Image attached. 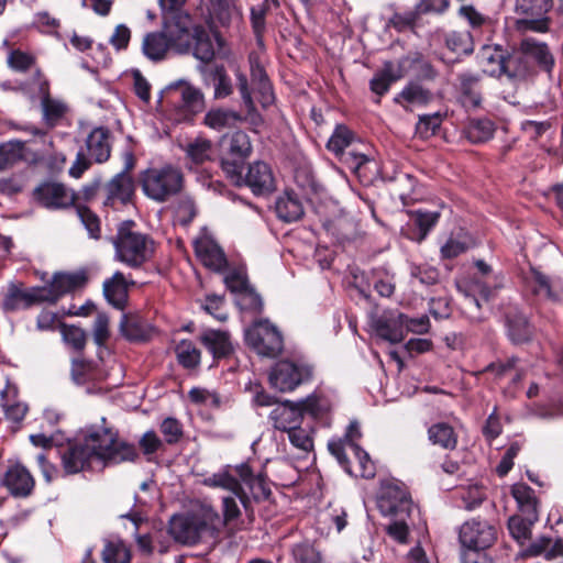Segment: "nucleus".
I'll use <instances>...</instances> for the list:
<instances>
[{
  "label": "nucleus",
  "instance_id": "25",
  "mask_svg": "<svg viewBox=\"0 0 563 563\" xmlns=\"http://www.w3.org/2000/svg\"><path fill=\"white\" fill-rule=\"evenodd\" d=\"M153 327L139 313H123L120 321L121 334L131 342H144L151 339Z\"/></svg>",
  "mask_w": 563,
  "mask_h": 563
},
{
  "label": "nucleus",
  "instance_id": "22",
  "mask_svg": "<svg viewBox=\"0 0 563 563\" xmlns=\"http://www.w3.org/2000/svg\"><path fill=\"white\" fill-rule=\"evenodd\" d=\"M87 155L93 163L107 162L111 154V133L109 129L95 128L86 139Z\"/></svg>",
  "mask_w": 563,
  "mask_h": 563
},
{
  "label": "nucleus",
  "instance_id": "47",
  "mask_svg": "<svg viewBox=\"0 0 563 563\" xmlns=\"http://www.w3.org/2000/svg\"><path fill=\"white\" fill-rule=\"evenodd\" d=\"M511 494L522 512L532 514V511H538V500L534 490L530 486L525 483L515 484Z\"/></svg>",
  "mask_w": 563,
  "mask_h": 563
},
{
  "label": "nucleus",
  "instance_id": "39",
  "mask_svg": "<svg viewBox=\"0 0 563 563\" xmlns=\"http://www.w3.org/2000/svg\"><path fill=\"white\" fill-rule=\"evenodd\" d=\"M538 521V511L526 514V517L515 515L508 519V530L510 536L519 543L523 544L531 538L532 526Z\"/></svg>",
  "mask_w": 563,
  "mask_h": 563
},
{
  "label": "nucleus",
  "instance_id": "51",
  "mask_svg": "<svg viewBox=\"0 0 563 563\" xmlns=\"http://www.w3.org/2000/svg\"><path fill=\"white\" fill-rule=\"evenodd\" d=\"M229 154L239 159L246 158L252 152V144L249 135L243 131H235L229 139Z\"/></svg>",
  "mask_w": 563,
  "mask_h": 563
},
{
  "label": "nucleus",
  "instance_id": "29",
  "mask_svg": "<svg viewBox=\"0 0 563 563\" xmlns=\"http://www.w3.org/2000/svg\"><path fill=\"white\" fill-rule=\"evenodd\" d=\"M402 320H406V314L401 312L380 317L375 324L378 336L390 343L401 342L406 335Z\"/></svg>",
  "mask_w": 563,
  "mask_h": 563
},
{
  "label": "nucleus",
  "instance_id": "1",
  "mask_svg": "<svg viewBox=\"0 0 563 563\" xmlns=\"http://www.w3.org/2000/svg\"><path fill=\"white\" fill-rule=\"evenodd\" d=\"M62 466L67 475H74L91 466L93 460L106 464H119L137 457L133 444L119 439L111 428L88 431L82 439L68 442L59 450Z\"/></svg>",
  "mask_w": 563,
  "mask_h": 563
},
{
  "label": "nucleus",
  "instance_id": "8",
  "mask_svg": "<svg viewBox=\"0 0 563 563\" xmlns=\"http://www.w3.org/2000/svg\"><path fill=\"white\" fill-rule=\"evenodd\" d=\"M311 375L312 368L309 365L283 360L271 369L269 383L279 391L287 393L309 380Z\"/></svg>",
  "mask_w": 563,
  "mask_h": 563
},
{
  "label": "nucleus",
  "instance_id": "49",
  "mask_svg": "<svg viewBox=\"0 0 563 563\" xmlns=\"http://www.w3.org/2000/svg\"><path fill=\"white\" fill-rule=\"evenodd\" d=\"M212 143L210 140L198 137L186 147L188 158L196 165L203 164L212 157Z\"/></svg>",
  "mask_w": 563,
  "mask_h": 563
},
{
  "label": "nucleus",
  "instance_id": "48",
  "mask_svg": "<svg viewBox=\"0 0 563 563\" xmlns=\"http://www.w3.org/2000/svg\"><path fill=\"white\" fill-rule=\"evenodd\" d=\"M355 139V134L344 124L335 126L331 137L327 143V148L335 155L343 154Z\"/></svg>",
  "mask_w": 563,
  "mask_h": 563
},
{
  "label": "nucleus",
  "instance_id": "36",
  "mask_svg": "<svg viewBox=\"0 0 563 563\" xmlns=\"http://www.w3.org/2000/svg\"><path fill=\"white\" fill-rule=\"evenodd\" d=\"M170 47L164 31L148 33L143 38L142 51L147 58L154 62L164 59Z\"/></svg>",
  "mask_w": 563,
  "mask_h": 563
},
{
  "label": "nucleus",
  "instance_id": "55",
  "mask_svg": "<svg viewBox=\"0 0 563 563\" xmlns=\"http://www.w3.org/2000/svg\"><path fill=\"white\" fill-rule=\"evenodd\" d=\"M74 207L76 208L79 219L87 229L89 236L98 240L101 233L100 220L98 216L86 206L79 203L78 201Z\"/></svg>",
  "mask_w": 563,
  "mask_h": 563
},
{
  "label": "nucleus",
  "instance_id": "33",
  "mask_svg": "<svg viewBox=\"0 0 563 563\" xmlns=\"http://www.w3.org/2000/svg\"><path fill=\"white\" fill-rule=\"evenodd\" d=\"M506 57L498 45H484L478 53L483 71L492 76L505 73Z\"/></svg>",
  "mask_w": 563,
  "mask_h": 563
},
{
  "label": "nucleus",
  "instance_id": "27",
  "mask_svg": "<svg viewBox=\"0 0 563 563\" xmlns=\"http://www.w3.org/2000/svg\"><path fill=\"white\" fill-rule=\"evenodd\" d=\"M526 47L522 48L519 44L506 57L505 75L514 80H526L533 77L537 71L533 68L532 62L526 55Z\"/></svg>",
  "mask_w": 563,
  "mask_h": 563
},
{
  "label": "nucleus",
  "instance_id": "56",
  "mask_svg": "<svg viewBox=\"0 0 563 563\" xmlns=\"http://www.w3.org/2000/svg\"><path fill=\"white\" fill-rule=\"evenodd\" d=\"M352 453L358 465V472L351 475L361 476L363 478H373L375 476V465L371 461L369 455L360 445L352 444Z\"/></svg>",
  "mask_w": 563,
  "mask_h": 563
},
{
  "label": "nucleus",
  "instance_id": "43",
  "mask_svg": "<svg viewBox=\"0 0 563 563\" xmlns=\"http://www.w3.org/2000/svg\"><path fill=\"white\" fill-rule=\"evenodd\" d=\"M175 354L184 368L194 369L200 364L201 352L190 340L179 341L175 347Z\"/></svg>",
  "mask_w": 563,
  "mask_h": 563
},
{
  "label": "nucleus",
  "instance_id": "2",
  "mask_svg": "<svg viewBox=\"0 0 563 563\" xmlns=\"http://www.w3.org/2000/svg\"><path fill=\"white\" fill-rule=\"evenodd\" d=\"M114 258L130 268H140L148 262L154 254L153 239L136 230L133 221H123L112 238Z\"/></svg>",
  "mask_w": 563,
  "mask_h": 563
},
{
  "label": "nucleus",
  "instance_id": "13",
  "mask_svg": "<svg viewBox=\"0 0 563 563\" xmlns=\"http://www.w3.org/2000/svg\"><path fill=\"white\" fill-rule=\"evenodd\" d=\"M409 60L419 62L420 55L418 53H413L405 56L400 58L397 64H394L390 60L385 62L383 64V68L371 79V90L379 97L385 95L393 82L401 79L406 75L407 64Z\"/></svg>",
  "mask_w": 563,
  "mask_h": 563
},
{
  "label": "nucleus",
  "instance_id": "20",
  "mask_svg": "<svg viewBox=\"0 0 563 563\" xmlns=\"http://www.w3.org/2000/svg\"><path fill=\"white\" fill-rule=\"evenodd\" d=\"M43 302V290L40 287L22 289L19 286L11 285L3 298L2 306L5 311H16Z\"/></svg>",
  "mask_w": 563,
  "mask_h": 563
},
{
  "label": "nucleus",
  "instance_id": "11",
  "mask_svg": "<svg viewBox=\"0 0 563 563\" xmlns=\"http://www.w3.org/2000/svg\"><path fill=\"white\" fill-rule=\"evenodd\" d=\"M0 485L16 499L29 498L35 489L33 474L21 463H10L0 476Z\"/></svg>",
  "mask_w": 563,
  "mask_h": 563
},
{
  "label": "nucleus",
  "instance_id": "31",
  "mask_svg": "<svg viewBox=\"0 0 563 563\" xmlns=\"http://www.w3.org/2000/svg\"><path fill=\"white\" fill-rule=\"evenodd\" d=\"M200 341L214 358L228 357L233 352L230 334L225 331L206 330Z\"/></svg>",
  "mask_w": 563,
  "mask_h": 563
},
{
  "label": "nucleus",
  "instance_id": "45",
  "mask_svg": "<svg viewBox=\"0 0 563 563\" xmlns=\"http://www.w3.org/2000/svg\"><path fill=\"white\" fill-rule=\"evenodd\" d=\"M102 561L104 563H130L131 552L121 539H111L104 541L102 551Z\"/></svg>",
  "mask_w": 563,
  "mask_h": 563
},
{
  "label": "nucleus",
  "instance_id": "60",
  "mask_svg": "<svg viewBox=\"0 0 563 563\" xmlns=\"http://www.w3.org/2000/svg\"><path fill=\"white\" fill-rule=\"evenodd\" d=\"M441 123L442 117L440 113L422 115L416 125V133L421 139H429L437 133Z\"/></svg>",
  "mask_w": 563,
  "mask_h": 563
},
{
  "label": "nucleus",
  "instance_id": "21",
  "mask_svg": "<svg viewBox=\"0 0 563 563\" xmlns=\"http://www.w3.org/2000/svg\"><path fill=\"white\" fill-rule=\"evenodd\" d=\"M361 437L362 432L358 422L351 421L346 429L344 439L331 440L328 443L330 453L338 460L347 474H352V465L345 453L346 448L352 450V444H356V441L360 440Z\"/></svg>",
  "mask_w": 563,
  "mask_h": 563
},
{
  "label": "nucleus",
  "instance_id": "44",
  "mask_svg": "<svg viewBox=\"0 0 563 563\" xmlns=\"http://www.w3.org/2000/svg\"><path fill=\"white\" fill-rule=\"evenodd\" d=\"M508 335L515 344L529 341L532 336V327L527 318L520 313H516L507 318Z\"/></svg>",
  "mask_w": 563,
  "mask_h": 563
},
{
  "label": "nucleus",
  "instance_id": "6",
  "mask_svg": "<svg viewBox=\"0 0 563 563\" xmlns=\"http://www.w3.org/2000/svg\"><path fill=\"white\" fill-rule=\"evenodd\" d=\"M167 102L178 112L180 119H189L205 108V98L200 89L186 81H178L166 88Z\"/></svg>",
  "mask_w": 563,
  "mask_h": 563
},
{
  "label": "nucleus",
  "instance_id": "17",
  "mask_svg": "<svg viewBox=\"0 0 563 563\" xmlns=\"http://www.w3.org/2000/svg\"><path fill=\"white\" fill-rule=\"evenodd\" d=\"M251 80L260 98L258 101L263 107L271 106L274 100L273 86L266 74V70L261 62V56L256 52H251L249 55Z\"/></svg>",
  "mask_w": 563,
  "mask_h": 563
},
{
  "label": "nucleus",
  "instance_id": "4",
  "mask_svg": "<svg viewBox=\"0 0 563 563\" xmlns=\"http://www.w3.org/2000/svg\"><path fill=\"white\" fill-rule=\"evenodd\" d=\"M552 7V0H516L515 12L522 18L516 20L515 29L522 33H547L551 21L548 13Z\"/></svg>",
  "mask_w": 563,
  "mask_h": 563
},
{
  "label": "nucleus",
  "instance_id": "62",
  "mask_svg": "<svg viewBox=\"0 0 563 563\" xmlns=\"http://www.w3.org/2000/svg\"><path fill=\"white\" fill-rule=\"evenodd\" d=\"M71 377L76 384L82 385L89 380L97 379V373L91 363L84 360H74L71 363Z\"/></svg>",
  "mask_w": 563,
  "mask_h": 563
},
{
  "label": "nucleus",
  "instance_id": "63",
  "mask_svg": "<svg viewBox=\"0 0 563 563\" xmlns=\"http://www.w3.org/2000/svg\"><path fill=\"white\" fill-rule=\"evenodd\" d=\"M159 430L164 435L165 442L169 445L178 443L184 435L181 423L172 417L162 421Z\"/></svg>",
  "mask_w": 563,
  "mask_h": 563
},
{
  "label": "nucleus",
  "instance_id": "16",
  "mask_svg": "<svg viewBox=\"0 0 563 563\" xmlns=\"http://www.w3.org/2000/svg\"><path fill=\"white\" fill-rule=\"evenodd\" d=\"M192 27L188 15H178L165 22L164 32L170 46L185 53L191 48Z\"/></svg>",
  "mask_w": 563,
  "mask_h": 563
},
{
  "label": "nucleus",
  "instance_id": "38",
  "mask_svg": "<svg viewBox=\"0 0 563 563\" xmlns=\"http://www.w3.org/2000/svg\"><path fill=\"white\" fill-rule=\"evenodd\" d=\"M240 121L242 115L239 112L224 108L210 109L203 118V123L217 131L233 128Z\"/></svg>",
  "mask_w": 563,
  "mask_h": 563
},
{
  "label": "nucleus",
  "instance_id": "46",
  "mask_svg": "<svg viewBox=\"0 0 563 563\" xmlns=\"http://www.w3.org/2000/svg\"><path fill=\"white\" fill-rule=\"evenodd\" d=\"M194 517L198 520L202 533L219 532L224 527L222 516L210 505H202Z\"/></svg>",
  "mask_w": 563,
  "mask_h": 563
},
{
  "label": "nucleus",
  "instance_id": "58",
  "mask_svg": "<svg viewBox=\"0 0 563 563\" xmlns=\"http://www.w3.org/2000/svg\"><path fill=\"white\" fill-rule=\"evenodd\" d=\"M461 498L464 508L468 511H473L487 499V492L481 485H472L463 490Z\"/></svg>",
  "mask_w": 563,
  "mask_h": 563
},
{
  "label": "nucleus",
  "instance_id": "3",
  "mask_svg": "<svg viewBox=\"0 0 563 563\" xmlns=\"http://www.w3.org/2000/svg\"><path fill=\"white\" fill-rule=\"evenodd\" d=\"M143 192L156 202H166L181 192L185 178L183 172L173 165L146 169L141 177Z\"/></svg>",
  "mask_w": 563,
  "mask_h": 563
},
{
  "label": "nucleus",
  "instance_id": "61",
  "mask_svg": "<svg viewBox=\"0 0 563 563\" xmlns=\"http://www.w3.org/2000/svg\"><path fill=\"white\" fill-rule=\"evenodd\" d=\"M291 553L297 563H321L320 552L309 542L297 543Z\"/></svg>",
  "mask_w": 563,
  "mask_h": 563
},
{
  "label": "nucleus",
  "instance_id": "23",
  "mask_svg": "<svg viewBox=\"0 0 563 563\" xmlns=\"http://www.w3.org/2000/svg\"><path fill=\"white\" fill-rule=\"evenodd\" d=\"M268 418L273 427L283 432L302 423L300 407L290 400L277 404Z\"/></svg>",
  "mask_w": 563,
  "mask_h": 563
},
{
  "label": "nucleus",
  "instance_id": "28",
  "mask_svg": "<svg viewBox=\"0 0 563 563\" xmlns=\"http://www.w3.org/2000/svg\"><path fill=\"white\" fill-rule=\"evenodd\" d=\"M130 285H134V282H128L123 273L115 272L103 282V295L110 305L122 310L128 301Z\"/></svg>",
  "mask_w": 563,
  "mask_h": 563
},
{
  "label": "nucleus",
  "instance_id": "30",
  "mask_svg": "<svg viewBox=\"0 0 563 563\" xmlns=\"http://www.w3.org/2000/svg\"><path fill=\"white\" fill-rule=\"evenodd\" d=\"M0 405L7 419L13 422H21L27 412V406L18 400V387L9 382L0 391Z\"/></svg>",
  "mask_w": 563,
  "mask_h": 563
},
{
  "label": "nucleus",
  "instance_id": "57",
  "mask_svg": "<svg viewBox=\"0 0 563 563\" xmlns=\"http://www.w3.org/2000/svg\"><path fill=\"white\" fill-rule=\"evenodd\" d=\"M301 410V418L310 415L313 418H320L328 411V402L322 397L310 395L306 399L297 402Z\"/></svg>",
  "mask_w": 563,
  "mask_h": 563
},
{
  "label": "nucleus",
  "instance_id": "40",
  "mask_svg": "<svg viewBox=\"0 0 563 563\" xmlns=\"http://www.w3.org/2000/svg\"><path fill=\"white\" fill-rule=\"evenodd\" d=\"M25 143L19 140H10L0 144V172L13 167L25 159Z\"/></svg>",
  "mask_w": 563,
  "mask_h": 563
},
{
  "label": "nucleus",
  "instance_id": "9",
  "mask_svg": "<svg viewBox=\"0 0 563 563\" xmlns=\"http://www.w3.org/2000/svg\"><path fill=\"white\" fill-rule=\"evenodd\" d=\"M130 168H132V163H129L124 170L114 175L103 186L104 198L102 205L104 207L119 210L132 202L135 185L133 177L129 173Z\"/></svg>",
  "mask_w": 563,
  "mask_h": 563
},
{
  "label": "nucleus",
  "instance_id": "42",
  "mask_svg": "<svg viewBox=\"0 0 563 563\" xmlns=\"http://www.w3.org/2000/svg\"><path fill=\"white\" fill-rule=\"evenodd\" d=\"M439 218L440 212L438 211H412L411 221L415 227V232L411 239L418 242L424 240L431 229L438 223Z\"/></svg>",
  "mask_w": 563,
  "mask_h": 563
},
{
  "label": "nucleus",
  "instance_id": "64",
  "mask_svg": "<svg viewBox=\"0 0 563 563\" xmlns=\"http://www.w3.org/2000/svg\"><path fill=\"white\" fill-rule=\"evenodd\" d=\"M400 97L410 103L426 104L431 100L432 95L419 84L410 82L402 89Z\"/></svg>",
  "mask_w": 563,
  "mask_h": 563
},
{
  "label": "nucleus",
  "instance_id": "24",
  "mask_svg": "<svg viewBox=\"0 0 563 563\" xmlns=\"http://www.w3.org/2000/svg\"><path fill=\"white\" fill-rule=\"evenodd\" d=\"M195 252L201 263L216 272L227 266V257L220 245L209 238H203L195 243Z\"/></svg>",
  "mask_w": 563,
  "mask_h": 563
},
{
  "label": "nucleus",
  "instance_id": "15",
  "mask_svg": "<svg viewBox=\"0 0 563 563\" xmlns=\"http://www.w3.org/2000/svg\"><path fill=\"white\" fill-rule=\"evenodd\" d=\"M244 183L256 196L268 195L275 190V178L272 168L261 161L249 166Z\"/></svg>",
  "mask_w": 563,
  "mask_h": 563
},
{
  "label": "nucleus",
  "instance_id": "53",
  "mask_svg": "<svg viewBox=\"0 0 563 563\" xmlns=\"http://www.w3.org/2000/svg\"><path fill=\"white\" fill-rule=\"evenodd\" d=\"M8 65L10 68L19 73H26L37 68L35 55L22 49H13L10 52L8 56Z\"/></svg>",
  "mask_w": 563,
  "mask_h": 563
},
{
  "label": "nucleus",
  "instance_id": "26",
  "mask_svg": "<svg viewBox=\"0 0 563 563\" xmlns=\"http://www.w3.org/2000/svg\"><path fill=\"white\" fill-rule=\"evenodd\" d=\"M520 45L527 48L526 55L532 62L533 68L551 73L554 67V57L544 42L537 41L533 37H526L521 40Z\"/></svg>",
  "mask_w": 563,
  "mask_h": 563
},
{
  "label": "nucleus",
  "instance_id": "52",
  "mask_svg": "<svg viewBox=\"0 0 563 563\" xmlns=\"http://www.w3.org/2000/svg\"><path fill=\"white\" fill-rule=\"evenodd\" d=\"M445 44L449 49L457 55H467L473 52V42L468 32H456L449 33L445 37Z\"/></svg>",
  "mask_w": 563,
  "mask_h": 563
},
{
  "label": "nucleus",
  "instance_id": "54",
  "mask_svg": "<svg viewBox=\"0 0 563 563\" xmlns=\"http://www.w3.org/2000/svg\"><path fill=\"white\" fill-rule=\"evenodd\" d=\"M288 433L290 443L298 450L308 453L313 450V430L307 429L299 424L298 427L291 428Z\"/></svg>",
  "mask_w": 563,
  "mask_h": 563
},
{
  "label": "nucleus",
  "instance_id": "32",
  "mask_svg": "<svg viewBox=\"0 0 563 563\" xmlns=\"http://www.w3.org/2000/svg\"><path fill=\"white\" fill-rule=\"evenodd\" d=\"M277 217L287 223L299 220L303 216V207L298 196L292 191H286L278 197L275 203Z\"/></svg>",
  "mask_w": 563,
  "mask_h": 563
},
{
  "label": "nucleus",
  "instance_id": "7",
  "mask_svg": "<svg viewBox=\"0 0 563 563\" xmlns=\"http://www.w3.org/2000/svg\"><path fill=\"white\" fill-rule=\"evenodd\" d=\"M246 343L260 355L276 357L283 351V336L276 327L267 321L253 324L245 332Z\"/></svg>",
  "mask_w": 563,
  "mask_h": 563
},
{
  "label": "nucleus",
  "instance_id": "10",
  "mask_svg": "<svg viewBox=\"0 0 563 563\" xmlns=\"http://www.w3.org/2000/svg\"><path fill=\"white\" fill-rule=\"evenodd\" d=\"M378 508L384 515L409 517L413 510V503L402 484L387 482L382 486Z\"/></svg>",
  "mask_w": 563,
  "mask_h": 563
},
{
  "label": "nucleus",
  "instance_id": "41",
  "mask_svg": "<svg viewBox=\"0 0 563 563\" xmlns=\"http://www.w3.org/2000/svg\"><path fill=\"white\" fill-rule=\"evenodd\" d=\"M460 101L463 107L474 109L479 107L482 98L478 91V78L470 75L462 74L460 76Z\"/></svg>",
  "mask_w": 563,
  "mask_h": 563
},
{
  "label": "nucleus",
  "instance_id": "59",
  "mask_svg": "<svg viewBox=\"0 0 563 563\" xmlns=\"http://www.w3.org/2000/svg\"><path fill=\"white\" fill-rule=\"evenodd\" d=\"M267 11L268 9L266 8V4H258L251 9V24L256 37L257 45L261 48L264 47L263 34L265 31Z\"/></svg>",
  "mask_w": 563,
  "mask_h": 563
},
{
  "label": "nucleus",
  "instance_id": "14",
  "mask_svg": "<svg viewBox=\"0 0 563 563\" xmlns=\"http://www.w3.org/2000/svg\"><path fill=\"white\" fill-rule=\"evenodd\" d=\"M87 283L84 273H57L48 285L40 287L43 290L44 302L55 303L60 297L82 288Z\"/></svg>",
  "mask_w": 563,
  "mask_h": 563
},
{
  "label": "nucleus",
  "instance_id": "5",
  "mask_svg": "<svg viewBox=\"0 0 563 563\" xmlns=\"http://www.w3.org/2000/svg\"><path fill=\"white\" fill-rule=\"evenodd\" d=\"M498 538V529L488 520L473 518L465 521L459 530V540L463 549L485 551L493 547Z\"/></svg>",
  "mask_w": 563,
  "mask_h": 563
},
{
  "label": "nucleus",
  "instance_id": "18",
  "mask_svg": "<svg viewBox=\"0 0 563 563\" xmlns=\"http://www.w3.org/2000/svg\"><path fill=\"white\" fill-rule=\"evenodd\" d=\"M168 532L174 540L184 544H195L203 534L194 515L173 516L169 520Z\"/></svg>",
  "mask_w": 563,
  "mask_h": 563
},
{
  "label": "nucleus",
  "instance_id": "19",
  "mask_svg": "<svg viewBox=\"0 0 563 563\" xmlns=\"http://www.w3.org/2000/svg\"><path fill=\"white\" fill-rule=\"evenodd\" d=\"M203 485L212 488H222L239 497L240 503L247 509L250 499L240 481L233 474L232 466L227 465L217 473L203 479Z\"/></svg>",
  "mask_w": 563,
  "mask_h": 563
},
{
  "label": "nucleus",
  "instance_id": "12",
  "mask_svg": "<svg viewBox=\"0 0 563 563\" xmlns=\"http://www.w3.org/2000/svg\"><path fill=\"white\" fill-rule=\"evenodd\" d=\"M34 199L47 209H66L75 206L79 197L62 183L45 181L34 189Z\"/></svg>",
  "mask_w": 563,
  "mask_h": 563
},
{
  "label": "nucleus",
  "instance_id": "50",
  "mask_svg": "<svg viewBox=\"0 0 563 563\" xmlns=\"http://www.w3.org/2000/svg\"><path fill=\"white\" fill-rule=\"evenodd\" d=\"M494 123L488 119L472 121L467 128V137L473 143H483L493 137Z\"/></svg>",
  "mask_w": 563,
  "mask_h": 563
},
{
  "label": "nucleus",
  "instance_id": "34",
  "mask_svg": "<svg viewBox=\"0 0 563 563\" xmlns=\"http://www.w3.org/2000/svg\"><path fill=\"white\" fill-rule=\"evenodd\" d=\"M428 439L433 445L444 450H455L457 446V433L454 428L444 421L435 422L428 428Z\"/></svg>",
  "mask_w": 563,
  "mask_h": 563
},
{
  "label": "nucleus",
  "instance_id": "37",
  "mask_svg": "<svg viewBox=\"0 0 563 563\" xmlns=\"http://www.w3.org/2000/svg\"><path fill=\"white\" fill-rule=\"evenodd\" d=\"M41 110L44 124L53 129L66 117L69 108L64 100L49 97L41 101Z\"/></svg>",
  "mask_w": 563,
  "mask_h": 563
},
{
  "label": "nucleus",
  "instance_id": "35",
  "mask_svg": "<svg viewBox=\"0 0 563 563\" xmlns=\"http://www.w3.org/2000/svg\"><path fill=\"white\" fill-rule=\"evenodd\" d=\"M191 48L194 56L203 63H209L214 57V47L209 32L201 25L192 27Z\"/></svg>",
  "mask_w": 563,
  "mask_h": 563
}]
</instances>
